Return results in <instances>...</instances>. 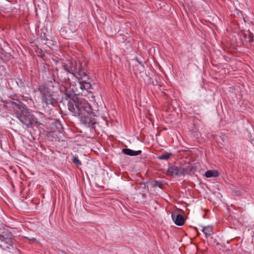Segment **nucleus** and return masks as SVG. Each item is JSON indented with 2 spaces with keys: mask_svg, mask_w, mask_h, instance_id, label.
Returning <instances> with one entry per match:
<instances>
[{
  "mask_svg": "<svg viewBox=\"0 0 254 254\" xmlns=\"http://www.w3.org/2000/svg\"><path fill=\"white\" fill-rule=\"evenodd\" d=\"M68 109L74 116H78L81 124L84 127H93L95 116L91 106L84 100L73 97L68 102Z\"/></svg>",
  "mask_w": 254,
  "mask_h": 254,
  "instance_id": "1",
  "label": "nucleus"
},
{
  "mask_svg": "<svg viewBox=\"0 0 254 254\" xmlns=\"http://www.w3.org/2000/svg\"><path fill=\"white\" fill-rule=\"evenodd\" d=\"M65 70L71 73L74 77L78 80H83L82 81H79L80 87L83 90H88L91 89V85L89 82H86L89 80L87 74L82 70V65L80 62L76 61L69 62L64 65Z\"/></svg>",
  "mask_w": 254,
  "mask_h": 254,
  "instance_id": "2",
  "label": "nucleus"
},
{
  "mask_svg": "<svg viewBox=\"0 0 254 254\" xmlns=\"http://www.w3.org/2000/svg\"><path fill=\"white\" fill-rule=\"evenodd\" d=\"M15 114L19 121L27 127H31L33 122H35L34 116L24 107H22L20 113L17 112Z\"/></svg>",
  "mask_w": 254,
  "mask_h": 254,
  "instance_id": "3",
  "label": "nucleus"
},
{
  "mask_svg": "<svg viewBox=\"0 0 254 254\" xmlns=\"http://www.w3.org/2000/svg\"><path fill=\"white\" fill-rule=\"evenodd\" d=\"M192 167L188 166L187 167L172 166L168 170V173L173 176H181L189 174L192 171Z\"/></svg>",
  "mask_w": 254,
  "mask_h": 254,
  "instance_id": "4",
  "label": "nucleus"
},
{
  "mask_svg": "<svg viewBox=\"0 0 254 254\" xmlns=\"http://www.w3.org/2000/svg\"><path fill=\"white\" fill-rule=\"evenodd\" d=\"M43 102L46 105L52 104L54 99L52 97V93L50 89L44 85H41L39 87Z\"/></svg>",
  "mask_w": 254,
  "mask_h": 254,
  "instance_id": "5",
  "label": "nucleus"
},
{
  "mask_svg": "<svg viewBox=\"0 0 254 254\" xmlns=\"http://www.w3.org/2000/svg\"><path fill=\"white\" fill-rule=\"evenodd\" d=\"M172 218L175 224L178 226H182L185 222L183 216L180 214L173 213L171 215Z\"/></svg>",
  "mask_w": 254,
  "mask_h": 254,
  "instance_id": "6",
  "label": "nucleus"
},
{
  "mask_svg": "<svg viewBox=\"0 0 254 254\" xmlns=\"http://www.w3.org/2000/svg\"><path fill=\"white\" fill-rule=\"evenodd\" d=\"M123 152L129 156H137L141 153V150L134 151L129 148L124 149Z\"/></svg>",
  "mask_w": 254,
  "mask_h": 254,
  "instance_id": "7",
  "label": "nucleus"
},
{
  "mask_svg": "<svg viewBox=\"0 0 254 254\" xmlns=\"http://www.w3.org/2000/svg\"><path fill=\"white\" fill-rule=\"evenodd\" d=\"M202 231L206 238L210 237L213 233L210 226L203 227Z\"/></svg>",
  "mask_w": 254,
  "mask_h": 254,
  "instance_id": "8",
  "label": "nucleus"
},
{
  "mask_svg": "<svg viewBox=\"0 0 254 254\" xmlns=\"http://www.w3.org/2000/svg\"><path fill=\"white\" fill-rule=\"evenodd\" d=\"M219 175L218 172L216 170H208L205 173L206 178L217 177Z\"/></svg>",
  "mask_w": 254,
  "mask_h": 254,
  "instance_id": "9",
  "label": "nucleus"
},
{
  "mask_svg": "<svg viewBox=\"0 0 254 254\" xmlns=\"http://www.w3.org/2000/svg\"><path fill=\"white\" fill-rule=\"evenodd\" d=\"M172 154L171 153L166 152L164 154H162L161 155L158 156V159L159 160H168L170 157L171 156Z\"/></svg>",
  "mask_w": 254,
  "mask_h": 254,
  "instance_id": "10",
  "label": "nucleus"
},
{
  "mask_svg": "<svg viewBox=\"0 0 254 254\" xmlns=\"http://www.w3.org/2000/svg\"><path fill=\"white\" fill-rule=\"evenodd\" d=\"M72 161L73 163H74L75 164H76L77 165H81V161L76 157H74L72 158Z\"/></svg>",
  "mask_w": 254,
  "mask_h": 254,
  "instance_id": "11",
  "label": "nucleus"
},
{
  "mask_svg": "<svg viewBox=\"0 0 254 254\" xmlns=\"http://www.w3.org/2000/svg\"><path fill=\"white\" fill-rule=\"evenodd\" d=\"M41 30L42 31V32L41 33V35H40L41 40L43 41H47L48 40V39L46 36V34L44 32V30L41 29Z\"/></svg>",
  "mask_w": 254,
  "mask_h": 254,
  "instance_id": "12",
  "label": "nucleus"
},
{
  "mask_svg": "<svg viewBox=\"0 0 254 254\" xmlns=\"http://www.w3.org/2000/svg\"><path fill=\"white\" fill-rule=\"evenodd\" d=\"M16 82V83H17V85L19 87H21L24 86V83L22 81V80L21 79L18 78Z\"/></svg>",
  "mask_w": 254,
  "mask_h": 254,
  "instance_id": "13",
  "label": "nucleus"
},
{
  "mask_svg": "<svg viewBox=\"0 0 254 254\" xmlns=\"http://www.w3.org/2000/svg\"><path fill=\"white\" fill-rule=\"evenodd\" d=\"M6 241H7V242L8 244H6V243H5V244H6L5 248H6V249H11V248H12V244H11V241H9V240H7L6 239Z\"/></svg>",
  "mask_w": 254,
  "mask_h": 254,
  "instance_id": "14",
  "label": "nucleus"
},
{
  "mask_svg": "<svg viewBox=\"0 0 254 254\" xmlns=\"http://www.w3.org/2000/svg\"><path fill=\"white\" fill-rule=\"evenodd\" d=\"M0 241L2 242H4V244L6 243L8 244L7 242L6 241V239L5 238V237L3 236L0 234Z\"/></svg>",
  "mask_w": 254,
  "mask_h": 254,
  "instance_id": "15",
  "label": "nucleus"
},
{
  "mask_svg": "<svg viewBox=\"0 0 254 254\" xmlns=\"http://www.w3.org/2000/svg\"><path fill=\"white\" fill-rule=\"evenodd\" d=\"M27 239H28V240L30 241H36V239L34 238H27Z\"/></svg>",
  "mask_w": 254,
  "mask_h": 254,
  "instance_id": "16",
  "label": "nucleus"
}]
</instances>
